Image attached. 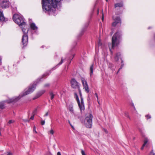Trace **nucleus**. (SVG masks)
<instances>
[{"instance_id": "obj_1", "label": "nucleus", "mask_w": 155, "mask_h": 155, "mask_svg": "<svg viewBox=\"0 0 155 155\" xmlns=\"http://www.w3.org/2000/svg\"><path fill=\"white\" fill-rule=\"evenodd\" d=\"M13 19L22 29V31L24 33L22 36V42L23 46H25L28 42V38L27 34L28 30L26 28V25L24 21L23 17L17 14H15L13 16Z\"/></svg>"}, {"instance_id": "obj_2", "label": "nucleus", "mask_w": 155, "mask_h": 155, "mask_svg": "<svg viewBox=\"0 0 155 155\" xmlns=\"http://www.w3.org/2000/svg\"><path fill=\"white\" fill-rule=\"evenodd\" d=\"M61 0H42L43 9L45 11H49L57 7V4Z\"/></svg>"}, {"instance_id": "obj_3", "label": "nucleus", "mask_w": 155, "mask_h": 155, "mask_svg": "<svg viewBox=\"0 0 155 155\" xmlns=\"http://www.w3.org/2000/svg\"><path fill=\"white\" fill-rule=\"evenodd\" d=\"M36 86V84H33L31 86H30L28 89L25 92L22 93L18 97L15 98H13L9 99V100L8 101V102L10 103L12 102H16L18 100H19L21 97L32 92L35 89Z\"/></svg>"}, {"instance_id": "obj_4", "label": "nucleus", "mask_w": 155, "mask_h": 155, "mask_svg": "<svg viewBox=\"0 0 155 155\" xmlns=\"http://www.w3.org/2000/svg\"><path fill=\"white\" fill-rule=\"evenodd\" d=\"M121 35V32L118 31L113 36L112 39V47L113 48L119 44Z\"/></svg>"}, {"instance_id": "obj_5", "label": "nucleus", "mask_w": 155, "mask_h": 155, "mask_svg": "<svg viewBox=\"0 0 155 155\" xmlns=\"http://www.w3.org/2000/svg\"><path fill=\"white\" fill-rule=\"evenodd\" d=\"M93 116L91 114H87L86 115L84 120V125L87 128H90L92 127Z\"/></svg>"}, {"instance_id": "obj_6", "label": "nucleus", "mask_w": 155, "mask_h": 155, "mask_svg": "<svg viewBox=\"0 0 155 155\" xmlns=\"http://www.w3.org/2000/svg\"><path fill=\"white\" fill-rule=\"evenodd\" d=\"M81 81L83 84V88L85 90V91L87 93H89V89L87 81L84 78H82Z\"/></svg>"}, {"instance_id": "obj_7", "label": "nucleus", "mask_w": 155, "mask_h": 155, "mask_svg": "<svg viewBox=\"0 0 155 155\" xmlns=\"http://www.w3.org/2000/svg\"><path fill=\"white\" fill-rule=\"evenodd\" d=\"M71 87L73 88L78 89L80 88L79 83L74 79H71Z\"/></svg>"}, {"instance_id": "obj_8", "label": "nucleus", "mask_w": 155, "mask_h": 155, "mask_svg": "<svg viewBox=\"0 0 155 155\" xmlns=\"http://www.w3.org/2000/svg\"><path fill=\"white\" fill-rule=\"evenodd\" d=\"M1 6L3 8H8L9 6V2L8 0H4L1 3Z\"/></svg>"}, {"instance_id": "obj_9", "label": "nucleus", "mask_w": 155, "mask_h": 155, "mask_svg": "<svg viewBox=\"0 0 155 155\" xmlns=\"http://www.w3.org/2000/svg\"><path fill=\"white\" fill-rule=\"evenodd\" d=\"M78 90L79 91V94L80 96L81 97V112H82V110H84V101L83 98H82V95L81 93V91L80 89V88L79 89H78Z\"/></svg>"}, {"instance_id": "obj_10", "label": "nucleus", "mask_w": 155, "mask_h": 155, "mask_svg": "<svg viewBox=\"0 0 155 155\" xmlns=\"http://www.w3.org/2000/svg\"><path fill=\"white\" fill-rule=\"evenodd\" d=\"M113 18L114 20V21L112 23V25L113 26H115L117 24L119 23H120L121 20L120 17H116L115 19H114V16H113Z\"/></svg>"}, {"instance_id": "obj_11", "label": "nucleus", "mask_w": 155, "mask_h": 155, "mask_svg": "<svg viewBox=\"0 0 155 155\" xmlns=\"http://www.w3.org/2000/svg\"><path fill=\"white\" fill-rule=\"evenodd\" d=\"M45 92V91L44 90H42L41 91H40L38 92L34 97L33 99V100L36 99L39 97L40 96H41L42 94L44 93Z\"/></svg>"}, {"instance_id": "obj_12", "label": "nucleus", "mask_w": 155, "mask_h": 155, "mask_svg": "<svg viewBox=\"0 0 155 155\" xmlns=\"http://www.w3.org/2000/svg\"><path fill=\"white\" fill-rule=\"evenodd\" d=\"M74 97L75 98L76 101H77L78 106L79 107V108L80 110L81 111V102H80L78 96L76 93H74Z\"/></svg>"}, {"instance_id": "obj_13", "label": "nucleus", "mask_w": 155, "mask_h": 155, "mask_svg": "<svg viewBox=\"0 0 155 155\" xmlns=\"http://www.w3.org/2000/svg\"><path fill=\"white\" fill-rule=\"evenodd\" d=\"M5 20V18L4 16L3 11L2 9H0V21H3Z\"/></svg>"}, {"instance_id": "obj_14", "label": "nucleus", "mask_w": 155, "mask_h": 155, "mask_svg": "<svg viewBox=\"0 0 155 155\" xmlns=\"http://www.w3.org/2000/svg\"><path fill=\"white\" fill-rule=\"evenodd\" d=\"M94 69V64H92L91 66L90 69V75L91 77L92 76L93 72V70Z\"/></svg>"}, {"instance_id": "obj_15", "label": "nucleus", "mask_w": 155, "mask_h": 155, "mask_svg": "<svg viewBox=\"0 0 155 155\" xmlns=\"http://www.w3.org/2000/svg\"><path fill=\"white\" fill-rule=\"evenodd\" d=\"M30 27L31 29L34 30H37L38 28L34 23L30 24Z\"/></svg>"}, {"instance_id": "obj_16", "label": "nucleus", "mask_w": 155, "mask_h": 155, "mask_svg": "<svg viewBox=\"0 0 155 155\" xmlns=\"http://www.w3.org/2000/svg\"><path fill=\"white\" fill-rule=\"evenodd\" d=\"M68 109L71 113H74L73 106L72 104H70L69 105V106L68 107Z\"/></svg>"}, {"instance_id": "obj_17", "label": "nucleus", "mask_w": 155, "mask_h": 155, "mask_svg": "<svg viewBox=\"0 0 155 155\" xmlns=\"http://www.w3.org/2000/svg\"><path fill=\"white\" fill-rule=\"evenodd\" d=\"M148 141V139L147 138H145V139H144V143L143 145L142 146V147H141V150H143L144 146H145L146 144L147 143Z\"/></svg>"}, {"instance_id": "obj_18", "label": "nucleus", "mask_w": 155, "mask_h": 155, "mask_svg": "<svg viewBox=\"0 0 155 155\" xmlns=\"http://www.w3.org/2000/svg\"><path fill=\"white\" fill-rule=\"evenodd\" d=\"M120 55V53H117L116 54L115 57H114V59L116 61H117L119 59V57Z\"/></svg>"}, {"instance_id": "obj_19", "label": "nucleus", "mask_w": 155, "mask_h": 155, "mask_svg": "<svg viewBox=\"0 0 155 155\" xmlns=\"http://www.w3.org/2000/svg\"><path fill=\"white\" fill-rule=\"evenodd\" d=\"M123 6V4L122 3H117L115 4L114 5V7L115 8H116L117 7H122Z\"/></svg>"}, {"instance_id": "obj_20", "label": "nucleus", "mask_w": 155, "mask_h": 155, "mask_svg": "<svg viewBox=\"0 0 155 155\" xmlns=\"http://www.w3.org/2000/svg\"><path fill=\"white\" fill-rule=\"evenodd\" d=\"M49 94L51 96V99L52 100L54 98V95L52 92H50Z\"/></svg>"}, {"instance_id": "obj_21", "label": "nucleus", "mask_w": 155, "mask_h": 155, "mask_svg": "<svg viewBox=\"0 0 155 155\" xmlns=\"http://www.w3.org/2000/svg\"><path fill=\"white\" fill-rule=\"evenodd\" d=\"M140 132L141 134L143 136H144L143 135V130L142 129L139 128V129Z\"/></svg>"}, {"instance_id": "obj_22", "label": "nucleus", "mask_w": 155, "mask_h": 155, "mask_svg": "<svg viewBox=\"0 0 155 155\" xmlns=\"http://www.w3.org/2000/svg\"><path fill=\"white\" fill-rule=\"evenodd\" d=\"M5 108V106L3 103H0V109H3Z\"/></svg>"}, {"instance_id": "obj_23", "label": "nucleus", "mask_w": 155, "mask_h": 155, "mask_svg": "<svg viewBox=\"0 0 155 155\" xmlns=\"http://www.w3.org/2000/svg\"><path fill=\"white\" fill-rule=\"evenodd\" d=\"M50 86V84L49 83H46L44 85V87H49Z\"/></svg>"}, {"instance_id": "obj_24", "label": "nucleus", "mask_w": 155, "mask_h": 155, "mask_svg": "<svg viewBox=\"0 0 155 155\" xmlns=\"http://www.w3.org/2000/svg\"><path fill=\"white\" fill-rule=\"evenodd\" d=\"M36 110H35L34 111V112L33 113V116H32L30 117V119H31V120H33L34 118V116L35 114H34V113H35V112L36 111Z\"/></svg>"}, {"instance_id": "obj_25", "label": "nucleus", "mask_w": 155, "mask_h": 155, "mask_svg": "<svg viewBox=\"0 0 155 155\" xmlns=\"http://www.w3.org/2000/svg\"><path fill=\"white\" fill-rule=\"evenodd\" d=\"M125 115L126 117H128L129 118V119H130V118L128 113L125 112Z\"/></svg>"}, {"instance_id": "obj_26", "label": "nucleus", "mask_w": 155, "mask_h": 155, "mask_svg": "<svg viewBox=\"0 0 155 155\" xmlns=\"http://www.w3.org/2000/svg\"><path fill=\"white\" fill-rule=\"evenodd\" d=\"M14 120H10L8 122V124H11L12 123H13L14 122Z\"/></svg>"}, {"instance_id": "obj_27", "label": "nucleus", "mask_w": 155, "mask_h": 155, "mask_svg": "<svg viewBox=\"0 0 155 155\" xmlns=\"http://www.w3.org/2000/svg\"><path fill=\"white\" fill-rule=\"evenodd\" d=\"M45 120H42L41 121V124L43 125L45 124Z\"/></svg>"}, {"instance_id": "obj_28", "label": "nucleus", "mask_w": 155, "mask_h": 155, "mask_svg": "<svg viewBox=\"0 0 155 155\" xmlns=\"http://www.w3.org/2000/svg\"><path fill=\"white\" fill-rule=\"evenodd\" d=\"M49 132L51 134H54V131L52 129H51L49 131Z\"/></svg>"}, {"instance_id": "obj_29", "label": "nucleus", "mask_w": 155, "mask_h": 155, "mask_svg": "<svg viewBox=\"0 0 155 155\" xmlns=\"http://www.w3.org/2000/svg\"><path fill=\"white\" fill-rule=\"evenodd\" d=\"M150 155H155V153H153V150H152L151 151Z\"/></svg>"}, {"instance_id": "obj_30", "label": "nucleus", "mask_w": 155, "mask_h": 155, "mask_svg": "<svg viewBox=\"0 0 155 155\" xmlns=\"http://www.w3.org/2000/svg\"><path fill=\"white\" fill-rule=\"evenodd\" d=\"M63 59L62 58L61 59V61L59 63V64H58V65H61L63 63Z\"/></svg>"}, {"instance_id": "obj_31", "label": "nucleus", "mask_w": 155, "mask_h": 155, "mask_svg": "<svg viewBox=\"0 0 155 155\" xmlns=\"http://www.w3.org/2000/svg\"><path fill=\"white\" fill-rule=\"evenodd\" d=\"M81 153L82 155H86V154L82 150H81Z\"/></svg>"}, {"instance_id": "obj_32", "label": "nucleus", "mask_w": 155, "mask_h": 155, "mask_svg": "<svg viewBox=\"0 0 155 155\" xmlns=\"http://www.w3.org/2000/svg\"><path fill=\"white\" fill-rule=\"evenodd\" d=\"M33 131L34 132H35V133H37V132L36 130L35 127V126H34L33 128Z\"/></svg>"}, {"instance_id": "obj_33", "label": "nucleus", "mask_w": 155, "mask_h": 155, "mask_svg": "<svg viewBox=\"0 0 155 155\" xmlns=\"http://www.w3.org/2000/svg\"><path fill=\"white\" fill-rule=\"evenodd\" d=\"M12 12H15L17 11V8H13L12 10Z\"/></svg>"}, {"instance_id": "obj_34", "label": "nucleus", "mask_w": 155, "mask_h": 155, "mask_svg": "<svg viewBox=\"0 0 155 155\" xmlns=\"http://www.w3.org/2000/svg\"><path fill=\"white\" fill-rule=\"evenodd\" d=\"M102 43L101 42V41L100 40H99L98 42V45L99 46H101L102 45Z\"/></svg>"}, {"instance_id": "obj_35", "label": "nucleus", "mask_w": 155, "mask_h": 155, "mask_svg": "<svg viewBox=\"0 0 155 155\" xmlns=\"http://www.w3.org/2000/svg\"><path fill=\"white\" fill-rule=\"evenodd\" d=\"M146 117L147 118V119H149L151 118V116L149 115H147L146 116Z\"/></svg>"}, {"instance_id": "obj_36", "label": "nucleus", "mask_w": 155, "mask_h": 155, "mask_svg": "<svg viewBox=\"0 0 155 155\" xmlns=\"http://www.w3.org/2000/svg\"><path fill=\"white\" fill-rule=\"evenodd\" d=\"M48 114V112H47L46 113V114L44 115V117H46L47 116Z\"/></svg>"}, {"instance_id": "obj_37", "label": "nucleus", "mask_w": 155, "mask_h": 155, "mask_svg": "<svg viewBox=\"0 0 155 155\" xmlns=\"http://www.w3.org/2000/svg\"><path fill=\"white\" fill-rule=\"evenodd\" d=\"M102 21H103V20L104 19V14L103 13L102 14Z\"/></svg>"}, {"instance_id": "obj_38", "label": "nucleus", "mask_w": 155, "mask_h": 155, "mask_svg": "<svg viewBox=\"0 0 155 155\" xmlns=\"http://www.w3.org/2000/svg\"><path fill=\"white\" fill-rule=\"evenodd\" d=\"M57 155H61L60 152H58L57 153Z\"/></svg>"}, {"instance_id": "obj_39", "label": "nucleus", "mask_w": 155, "mask_h": 155, "mask_svg": "<svg viewBox=\"0 0 155 155\" xmlns=\"http://www.w3.org/2000/svg\"><path fill=\"white\" fill-rule=\"evenodd\" d=\"M1 63H2V60H1V58H0V65L1 64Z\"/></svg>"}, {"instance_id": "obj_40", "label": "nucleus", "mask_w": 155, "mask_h": 155, "mask_svg": "<svg viewBox=\"0 0 155 155\" xmlns=\"http://www.w3.org/2000/svg\"><path fill=\"white\" fill-rule=\"evenodd\" d=\"M123 66V65L122 64L120 68V69H122Z\"/></svg>"}, {"instance_id": "obj_41", "label": "nucleus", "mask_w": 155, "mask_h": 155, "mask_svg": "<svg viewBox=\"0 0 155 155\" xmlns=\"http://www.w3.org/2000/svg\"><path fill=\"white\" fill-rule=\"evenodd\" d=\"M95 95H96V97H97V99H98V95H97V94L96 93V94H95Z\"/></svg>"}, {"instance_id": "obj_42", "label": "nucleus", "mask_w": 155, "mask_h": 155, "mask_svg": "<svg viewBox=\"0 0 155 155\" xmlns=\"http://www.w3.org/2000/svg\"><path fill=\"white\" fill-rule=\"evenodd\" d=\"M24 121L25 122H29V121L27 120H24Z\"/></svg>"}, {"instance_id": "obj_43", "label": "nucleus", "mask_w": 155, "mask_h": 155, "mask_svg": "<svg viewBox=\"0 0 155 155\" xmlns=\"http://www.w3.org/2000/svg\"><path fill=\"white\" fill-rule=\"evenodd\" d=\"M71 127H72L73 129H74V127H73V126L72 125H71Z\"/></svg>"}, {"instance_id": "obj_44", "label": "nucleus", "mask_w": 155, "mask_h": 155, "mask_svg": "<svg viewBox=\"0 0 155 155\" xmlns=\"http://www.w3.org/2000/svg\"><path fill=\"white\" fill-rule=\"evenodd\" d=\"M120 70V69H119L118 70V71L117 72V74L119 72V71Z\"/></svg>"}, {"instance_id": "obj_45", "label": "nucleus", "mask_w": 155, "mask_h": 155, "mask_svg": "<svg viewBox=\"0 0 155 155\" xmlns=\"http://www.w3.org/2000/svg\"><path fill=\"white\" fill-rule=\"evenodd\" d=\"M97 13H98H98H99V10H97Z\"/></svg>"}, {"instance_id": "obj_46", "label": "nucleus", "mask_w": 155, "mask_h": 155, "mask_svg": "<svg viewBox=\"0 0 155 155\" xmlns=\"http://www.w3.org/2000/svg\"><path fill=\"white\" fill-rule=\"evenodd\" d=\"M46 75H45V74H44V75H43V76H46Z\"/></svg>"}, {"instance_id": "obj_47", "label": "nucleus", "mask_w": 155, "mask_h": 155, "mask_svg": "<svg viewBox=\"0 0 155 155\" xmlns=\"http://www.w3.org/2000/svg\"><path fill=\"white\" fill-rule=\"evenodd\" d=\"M98 104H100L99 102V101H98Z\"/></svg>"}, {"instance_id": "obj_48", "label": "nucleus", "mask_w": 155, "mask_h": 155, "mask_svg": "<svg viewBox=\"0 0 155 155\" xmlns=\"http://www.w3.org/2000/svg\"><path fill=\"white\" fill-rule=\"evenodd\" d=\"M69 122V123L70 124V123H71L70 122V121H68Z\"/></svg>"}, {"instance_id": "obj_49", "label": "nucleus", "mask_w": 155, "mask_h": 155, "mask_svg": "<svg viewBox=\"0 0 155 155\" xmlns=\"http://www.w3.org/2000/svg\"><path fill=\"white\" fill-rule=\"evenodd\" d=\"M123 61H121V63H122L123 62Z\"/></svg>"}, {"instance_id": "obj_50", "label": "nucleus", "mask_w": 155, "mask_h": 155, "mask_svg": "<svg viewBox=\"0 0 155 155\" xmlns=\"http://www.w3.org/2000/svg\"><path fill=\"white\" fill-rule=\"evenodd\" d=\"M69 124H70V125H71V123H70Z\"/></svg>"}, {"instance_id": "obj_51", "label": "nucleus", "mask_w": 155, "mask_h": 155, "mask_svg": "<svg viewBox=\"0 0 155 155\" xmlns=\"http://www.w3.org/2000/svg\"><path fill=\"white\" fill-rule=\"evenodd\" d=\"M106 0L107 2L108 0Z\"/></svg>"}, {"instance_id": "obj_52", "label": "nucleus", "mask_w": 155, "mask_h": 155, "mask_svg": "<svg viewBox=\"0 0 155 155\" xmlns=\"http://www.w3.org/2000/svg\"><path fill=\"white\" fill-rule=\"evenodd\" d=\"M74 55H73V58L74 57Z\"/></svg>"}, {"instance_id": "obj_53", "label": "nucleus", "mask_w": 155, "mask_h": 155, "mask_svg": "<svg viewBox=\"0 0 155 155\" xmlns=\"http://www.w3.org/2000/svg\"><path fill=\"white\" fill-rule=\"evenodd\" d=\"M110 51H111V49H110Z\"/></svg>"}]
</instances>
